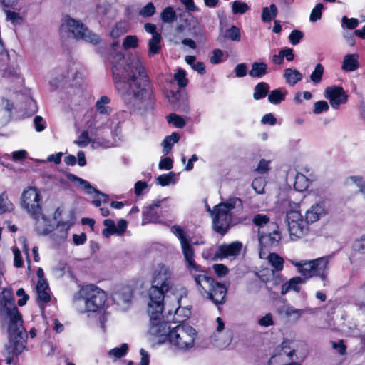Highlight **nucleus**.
<instances>
[{
	"label": "nucleus",
	"mask_w": 365,
	"mask_h": 365,
	"mask_svg": "<svg viewBox=\"0 0 365 365\" xmlns=\"http://www.w3.org/2000/svg\"><path fill=\"white\" fill-rule=\"evenodd\" d=\"M109 60L116 89L129 97L130 103L140 114L153 109L155 98L153 87L144 66L136 56L127 58L118 51H113Z\"/></svg>",
	"instance_id": "1"
},
{
	"label": "nucleus",
	"mask_w": 365,
	"mask_h": 365,
	"mask_svg": "<svg viewBox=\"0 0 365 365\" xmlns=\"http://www.w3.org/2000/svg\"><path fill=\"white\" fill-rule=\"evenodd\" d=\"M0 319L9 333V344L5 346L7 352L12 355L21 354L26 346L27 333L11 289H4L0 293Z\"/></svg>",
	"instance_id": "2"
},
{
	"label": "nucleus",
	"mask_w": 365,
	"mask_h": 365,
	"mask_svg": "<svg viewBox=\"0 0 365 365\" xmlns=\"http://www.w3.org/2000/svg\"><path fill=\"white\" fill-rule=\"evenodd\" d=\"M331 259L332 255H327L312 260H301L299 262L292 260L291 263L297 268V272L304 278L300 277L291 278L288 282L282 285L281 294L284 295L291 289L299 292L300 291L299 285L305 283L306 279H309L312 277H319L323 282L324 287L329 286V264Z\"/></svg>",
	"instance_id": "3"
},
{
	"label": "nucleus",
	"mask_w": 365,
	"mask_h": 365,
	"mask_svg": "<svg viewBox=\"0 0 365 365\" xmlns=\"http://www.w3.org/2000/svg\"><path fill=\"white\" fill-rule=\"evenodd\" d=\"M150 282L151 286L148 291V303L163 304L165 294L173 287L172 270L163 263L153 265Z\"/></svg>",
	"instance_id": "4"
},
{
	"label": "nucleus",
	"mask_w": 365,
	"mask_h": 365,
	"mask_svg": "<svg viewBox=\"0 0 365 365\" xmlns=\"http://www.w3.org/2000/svg\"><path fill=\"white\" fill-rule=\"evenodd\" d=\"M107 299L106 292L94 285L83 287L73 298V307L80 313L102 309Z\"/></svg>",
	"instance_id": "5"
},
{
	"label": "nucleus",
	"mask_w": 365,
	"mask_h": 365,
	"mask_svg": "<svg viewBox=\"0 0 365 365\" xmlns=\"http://www.w3.org/2000/svg\"><path fill=\"white\" fill-rule=\"evenodd\" d=\"M242 201L239 197H231L226 201L221 202L214 207L212 211L209 206L207 210L212 216V224L214 230L220 234L225 235L230 228L232 210L235 208H242Z\"/></svg>",
	"instance_id": "6"
},
{
	"label": "nucleus",
	"mask_w": 365,
	"mask_h": 365,
	"mask_svg": "<svg viewBox=\"0 0 365 365\" xmlns=\"http://www.w3.org/2000/svg\"><path fill=\"white\" fill-rule=\"evenodd\" d=\"M197 338V331L187 324L173 327L168 336V342L178 351L187 353L192 351Z\"/></svg>",
	"instance_id": "7"
},
{
	"label": "nucleus",
	"mask_w": 365,
	"mask_h": 365,
	"mask_svg": "<svg viewBox=\"0 0 365 365\" xmlns=\"http://www.w3.org/2000/svg\"><path fill=\"white\" fill-rule=\"evenodd\" d=\"M163 310V304H148V313L150 315V321L148 331L152 336L162 338V340L159 339L160 342L168 341V336L172 329L167 322L160 320Z\"/></svg>",
	"instance_id": "8"
},
{
	"label": "nucleus",
	"mask_w": 365,
	"mask_h": 365,
	"mask_svg": "<svg viewBox=\"0 0 365 365\" xmlns=\"http://www.w3.org/2000/svg\"><path fill=\"white\" fill-rule=\"evenodd\" d=\"M42 197L36 187H29L24 190L21 196V208L33 219L41 217Z\"/></svg>",
	"instance_id": "9"
},
{
	"label": "nucleus",
	"mask_w": 365,
	"mask_h": 365,
	"mask_svg": "<svg viewBox=\"0 0 365 365\" xmlns=\"http://www.w3.org/2000/svg\"><path fill=\"white\" fill-rule=\"evenodd\" d=\"M61 29L71 33L76 38L83 39L93 44H98L101 42V38L96 34L88 30L78 21L66 16L63 19Z\"/></svg>",
	"instance_id": "10"
},
{
	"label": "nucleus",
	"mask_w": 365,
	"mask_h": 365,
	"mask_svg": "<svg viewBox=\"0 0 365 365\" xmlns=\"http://www.w3.org/2000/svg\"><path fill=\"white\" fill-rule=\"evenodd\" d=\"M287 222L290 236L298 239L306 235L309 232V222L303 218L299 211L290 210L287 213Z\"/></svg>",
	"instance_id": "11"
},
{
	"label": "nucleus",
	"mask_w": 365,
	"mask_h": 365,
	"mask_svg": "<svg viewBox=\"0 0 365 365\" xmlns=\"http://www.w3.org/2000/svg\"><path fill=\"white\" fill-rule=\"evenodd\" d=\"M282 239L279 228L275 223L268 225V230H258V240L260 250H264L277 247Z\"/></svg>",
	"instance_id": "12"
},
{
	"label": "nucleus",
	"mask_w": 365,
	"mask_h": 365,
	"mask_svg": "<svg viewBox=\"0 0 365 365\" xmlns=\"http://www.w3.org/2000/svg\"><path fill=\"white\" fill-rule=\"evenodd\" d=\"M145 31L151 34V38L148 41L149 57L154 55L159 54L162 50V36L160 33L157 31V26L154 24L146 23L144 24Z\"/></svg>",
	"instance_id": "13"
},
{
	"label": "nucleus",
	"mask_w": 365,
	"mask_h": 365,
	"mask_svg": "<svg viewBox=\"0 0 365 365\" xmlns=\"http://www.w3.org/2000/svg\"><path fill=\"white\" fill-rule=\"evenodd\" d=\"M324 96L334 109H338L341 104H345L348 98V95L343 88L336 86L327 87Z\"/></svg>",
	"instance_id": "14"
},
{
	"label": "nucleus",
	"mask_w": 365,
	"mask_h": 365,
	"mask_svg": "<svg viewBox=\"0 0 365 365\" xmlns=\"http://www.w3.org/2000/svg\"><path fill=\"white\" fill-rule=\"evenodd\" d=\"M200 271L201 272H194L192 276L197 286L198 291L205 297L210 289L213 287V284L215 282L212 277L207 276L201 269Z\"/></svg>",
	"instance_id": "15"
},
{
	"label": "nucleus",
	"mask_w": 365,
	"mask_h": 365,
	"mask_svg": "<svg viewBox=\"0 0 365 365\" xmlns=\"http://www.w3.org/2000/svg\"><path fill=\"white\" fill-rule=\"evenodd\" d=\"M164 200H156L152 204L144 207L142 218L143 225L148 223H157L159 222L160 214L157 210L160 207L161 203Z\"/></svg>",
	"instance_id": "16"
},
{
	"label": "nucleus",
	"mask_w": 365,
	"mask_h": 365,
	"mask_svg": "<svg viewBox=\"0 0 365 365\" xmlns=\"http://www.w3.org/2000/svg\"><path fill=\"white\" fill-rule=\"evenodd\" d=\"M227 291V288L225 284L215 282L213 287L210 289L205 297L216 305L222 304L225 302Z\"/></svg>",
	"instance_id": "17"
},
{
	"label": "nucleus",
	"mask_w": 365,
	"mask_h": 365,
	"mask_svg": "<svg viewBox=\"0 0 365 365\" xmlns=\"http://www.w3.org/2000/svg\"><path fill=\"white\" fill-rule=\"evenodd\" d=\"M242 247V243L237 241L230 244L221 245L216 251L215 257L220 259L236 257L240 254Z\"/></svg>",
	"instance_id": "18"
},
{
	"label": "nucleus",
	"mask_w": 365,
	"mask_h": 365,
	"mask_svg": "<svg viewBox=\"0 0 365 365\" xmlns=\"http://www.w3.org/2000/svg\"><path fill=\"white\" fill-rule=\"evenodd\" d=\"M182 253L184 255L185 261L187 264L188 269L190 270L192 274H194V272H198L200 271V267L195 264L194 260V250L192 246L190 244V242L185 243L183 245H181Z\"/></svg>",
	"instance_id": "19"
},
{
	"label": "nucleus",
	"mask_w": 365,
	"mask_h": 365,
	"mask_svg": "<svg viewBox=\"0 0 365 365\" xmlns=\"http://www.w3.org/2000/svg\"><path fill=\"white\" fill-rule=\"evenodd\" d=\"M259 257L265 259L273 267L272 272H280L284 268V259L279 255L274 252L267 254L264 250L259 251Z\"/></svg>",
	"instance_id": "20"
},
{
	"label": "nucleus",
	"mask_w": 365,
	"mask_h": 365,
	"mask_svg": "<svg viewBox=\"0 0 365 365\" xmlns=\"http://www.w3.org/2000/svg\"><path fill=\"white\" fill-rule=\"evenodd\" d=\"M326 215V209L323 202L316 203L311 206V207L307 210L305 214V218L307 222L313 223L319 220V218Z\"/></svg>",
	"instance_id": "21"
},
{
	"label": "nucleus",
	"mask_w": 365,
	"mask_h": 365,
	"mask_svg": "<svg viewBox=\"0 0 365 365\" xmlns=\"http://www.w3.org/2000/svg\"><path fill=\"white\" fill-rule=\"evenodd\" d=\"M295 354L294 350L287 351L285 350L284 346L282 347V350L278 354L272 356L269 360V365H286L287 364L291 363L292 360V356Z\"/></svg>",
	"instance_id": "22"
},
{
	"label": "nucleus",
	"mask_w": 365,
	"mask_h": 365,
	"mask_svg": "<svg viewBox=\"0 0 365 365\" xmlns=\"http://www.w3.org/2000/svg\"><path fill=\"white\" fill-rule=\"evenodd\" d=\"M108 116L96 112L91 115V118L87 120L86 126L91 133H93L97 130L101 128L106 123Z\"/></svg>",
	"instance_id": "23"
},
{
	"label": "nucleus",
	"mask_w": 365,
	"mask_h": 365,
	"mask_svg": "<svg viewBox=\"0 0 365 365\" xmlns=\"http://www.w3.org/2000/svg\"><path fill=\"white\" fill-rule=\"evenodd\" d=\"M113 298L118 304H128L131 302L133 298V290L129 286L123 287L114 292Z\"/></svg>",
	"instance_id": "24"
},
{
	"label": "nucleus",
	"mask_w": 365,
	"mask_h": 365,
	"mask_svg": "<svg viewBox=\"0 0 365 365\" xmlns=\"http://www.w3.org/2000/svg\"><path fill=\"white\" fill-rule=\"evenodd\" d=\"M36 221V230L40 235H48L53 229V226L51 225V220L46 217L41 212V217L38 219H34Z\"/></svg>",
	"instance_id": "25"
},
{
	"label": "nucleus",
	"mask_w": 365,
	"mask_h": 365,
	"mask_svg": "<svg viewBox=\"0 0 365 365\" xmlns=\"http://www.w3.org/2000/svg\"><path fill=\"white\" fill-rule=\"evenodd\" d=\"M38 303H47L51 300L48 284L46 279L38 280L36 285Z\"/></svg>",
	"instance_id": "26"
},
{
	"label": "nucleus",
	"mask_w": 365,
	"mask_h": 365,
	"mask_svg": "<svg viewBox=\"0 0 365 365\" xmlns=\"http://www.w3.org/2000/svg\"><path fill=\"white\" fill-rule=\"evenodd\" d=\"M358 54H347L344 56L341 68L346 71H354L359 67Z\"/></svg>",
	"instance_id": "27"
},
{
	"label": "nucleus",
	"mask_w": 365,
	"mask_h": 365,
	"mask_svg": "<svg viewBox=\"0 0 365 365\" xmlns=\"http://www.w3.org/2000/svg\"><path fill=\"white\" fill-rule=\"evenodd\" d=\"M281 313L289 319V320L295 322L300 319L303 314L305 313V310L296 309L290 305H286L282 307Z\"/></svg>",
	"instance_id": "28"
},
{
	"label": "nucleus",
	"mask_w": 365,
	"mask_h": 365,
	"mask_svg": "<svg viewBox=\"0 0 365 365\" xmlns=\"http://www.w3.org/2000/svg\"><path fill=\"white\" fill-rule=\"evenodd\" d=\"M283 76L285 78L287 83L291 86H293L297 82L301 81L303 78L302 74L298 70L290 68H286L284 71Z\"/></svg>",
	"instance_id": "29"
},
{
	"label": "nucleus",
	"mask_w": 365,
	"mask_h": 365,
	"mask_svg": "<svg viewBox=\"0 0 365 365\" xmlns=\"http://www.w3.org/2000/svg\"><path fill=\"white\" fill-rule=\"evenodd\" d=\"M267 73V65L264 62H254L249 71V75L252 78H261Z\"/></svg>",
	"instance_id": "30"
},
{
	"label": "nucleus",
	"mask_w": 365,
	"mask_h": 365,
	"mask_svg": "<svg viewBox=\"0 0 365 365\" xmlns=\"http://www.w3.org/2000/svg\"><path fill=\"white\" fill-rule=\"evenodd\" d=\"M129 28V24L127 21L121 20L118 21L112 28L110 35L114 38H117L125 34Z\"/></svg>",
	"instance_id": "31"
},
{
	"label": "nucleus",
	"mask_w": 365,
	"mask_h": 365,
	"mask_svg": "<svg viewBox=\"0 0 365 365\" xmlns=\"http://www.w3.org/2000/svg\"><path fill=\"white\" fill-rule=\"evenodd\" d=\"M179 140L180 135L176 132H173L170 135L166 136L161 143L164 154H168L171 151L173 145L178 143Z\"/></svg>",
	"instance_id": "32"
},
{
	"label": "nucleus",
	"mask_w": 365,
	"mask_h": 365,
	"mask_svg": "<svg viewBox=\"0 0 365 365\" xmlns=\"http://www.w3.org/2000/svg\"><path fill=\"white\" fill-rule=\"evenodd\" d=\"M269 88V85L267 83H258L254 88V99L260 100L265 98L268 95Z\"/></svg>",
	"instance_id": "33"
},
{
	"label": "nucleus",
	"mask_w": 365,
	"mask_h": 365,
	"mask_svg": "<svg viewBox=\"0 0 365 365\" xmlns=\"http://www.w3.org/2000/svg\"><path fill=\"white\" fill-rule=\"evenodd\" d=\"M2 77L11 81H21L19 66H15L5 69Z\"/></svg>",
	"instance_id": "34"
},
{
	"label": "nucleus",
	"mask_w": 365,
	"mask_h": 365,
	"mask_svg": "<svg viewBox=\"0 0 365 365\" xmlns=\"http://www.w3.org/2000/svg\"><path fill=\"white\" fill-rule=\"evenodd\" d=\"M347 185H354L359 188V192L361 193L365 199V181L361 176L354 175L350 176L346 180Z\"/></svg>",
	"instance_id": "35"
},
{
	"label": "nucleus",
	"mask_w": 365,
	"mask_h": 365,
	"mask_svg": "<svg viewBox=\"0 0 365 365\" xmlns=\"http://www.w3.org/2000/svg\"><path fill=\"white\" fill-rule=\"evenodd\" d=\"M225 37L234 41H240L241 39V33L239 28L235 26H232L229 29L226 30V36H218V41L222 42Z\"/></svg>",
	"instance_id": "36"
},
{
	"label": "nucleus",
	"mask_w": 365,
	"mask_h": 365,
	"mask_svg": "<svg viewBox=\"0 0 365 365\" xmlns=\"http://www.w3.org/2000/svg\"><path fill=\"white\" fill-rule=\"evenodd\" d=\"M287 92L282 88L272 90L268 93V101L272 104H279L285 98Z\"/></svg>",
	"instance_id": "37"
},
{
	"label": "nucleus",
	"mask_w": 365,
	"mask_h": 365,
	"mask_svg": "<svg viewBox=\"0 0 365 365\" xmlns=\"http://www.w3.org/2000/svg\"><path fill=\"white\" fill-rule=\"evenodd\" d=\"M110 103V98L106 96L101 97L96 103L97 113L108 116L110 109L108 104Z\"/></svg>",
	"instance_id": "38"
},
{
	"label": "nucleus",
	"mask_w": 365,
	"mask_h": 365,
	"mask_svg": "<svg viewBox=\"0 0 365 365\" xmlns=\"http://www.w3.org/2000/svg\"><path fill=\"white\" fill-rule=\"evenodd\" d=\"M252 222L259 227L258 230L261 229L267 230H268V225L271 224L269 223V217L263 214L255 215L252 218Z\"/></svg>",
	"instance_id": "39"
},
{
	"label": "nucleus",
	"mask_w": 365,
	"mask_h": 365,
	"mask_svg": "<svg viewBox=\"0 0 365 365\" xmlns=\"http://www.w3.org/2000/svg\"><path fill=\"white\" fill-rule=\"evenodd\" d=\"M277 15V8L275 4H271L269 7H264L262 14V21L269 22Z\"/></svg>",
	"instance_id": "40"
},
{
	"label": "nucleus",
	"mask_w": 365,
	"mask_h": 365,
	"mask_svg": "<svg viewBox=\"0 0 365 365\" xmlns=\"http://www.w3.org/2000/svg\"><path fill=\"white\" fill-rule=\"evenodd\" d=\"M294 187L296 190L299 192L305 190L309 187V180L302 173H297Z\"/></svg>",
	"instance_id": "41"
},
{
	"label": "nucleus",
	"mask_w": 365,
	"mask_h": 365,
	"mask_svg": "<svg viewBox=\"0 0 365 365\" xmlns=\"http://www.w3.org/2000/svg\"><path fill=\"white\" fill-rule=\"evenodd\" d=\"M14 207V205L9 200L6 192H2L0 195V215L11 212Z\"/></svg>",
	"instance_id": "42"
},
{
	"label": "nucleus",
	"mask_w": 365,
	"mask_h": 365,
	"mask_svg": "<svg viewBox=\"0 0 365 365\" xmlns=\"http://www.w3.org/2000/svg\"><path fill=\"white\" fill-rule=\"evenodd\" d=\"M176 19V13L171 6L166 7L160 14V19L164 23H173Z\"/></svg>",
	"instance_id": "43"
},
{
	"label": "nucleus",
	"mask_w": 365,
	"mask_h": 365,
	"mask_svg": "<svg viewBox=\"0 0 365 365\" xmlns=\"http://www.w3.org/2000/svg\"><path fill=\"white\" fill-rule=\"evenodd\" d=\"M170 231L179 239L180 245L189 242L186 233L180 226L175 225L170 227Z\"/></svg>",
	"instance_id": "44"
},
{
	"label": "nucleus",
	"mask_w": 365,
	"mask_h": 365,
	"mask_svg": "<svg viewBox=\"0 0 365 365\" xmlns=\"http://www.w3.org/2000/svg\"><path fill=\"white\" fill-rule=\"evenodd\" d=\"M105 228L102 233L106 237H109L111 235L116 234V225L111 219H106L103 221Z\"/></svg>",
	"instance_id": "45"
},
{
	"label": "nucleus",
	"mask_w": 365,
	"mask_h": 365,
	"mask_svg": "<svg viewBox=\"0 0 365 365\" xmlns=\"http://www.w3.org/2000/svg\"><path fill=\"white\" fill-rule=\"evenodd\" d=\"M175 175L173 172L168 174L160 175L157 178L158 184L161 186H167L170 184H174L175 182Z\"/></svg>",
	"instance_id": "46"
},
{
	"label": "nucleus",
	"mask_w": 365,
	"mask_h": 365,
	"mask_svg": "<svg viewBox=\"0 0 365 365\" xmlns=\"http://www.w3.org/2000/svg\"><path fill=\"white\" fill-rule=\"evenodd\" d=\"M324 72V66L321 63H317L315 66L314 70L310 75L311 81L314 83L317 84L322 81V76Z\"/></svg>",
	"instance_id": "47"
},
{
	"label": "nucleus",
	"mask_w": 365,
	"mask_h": 365,
	"mask_svg": "<svg viewBox=\"0 0 365 365\" xmlns=\"http://www.w3.org/2000/svg\"><path fill=\"white\" fill-rule=\"evenodd\" d=\"M351 248L354 252L364 255L365 254V235H363L360 237L356 239L352 244Z\"/></svg>",
	"instance_id": "48"
},
{
	"label": "nucleus",
	"mask_w": 365,
	"mask_h": 365,
	"mask_svg": "<svg viewBox=\"0 0 365 365\" xmlns=\"http://www.w3.org/2000/svg\"><path fill=\"white\" fill-rule=\"evenodd\" d=\"M174 108L179 112L188 113L190 111V104L187 97L182 95Z\"/></svg>",
	"instance_id": "49"
},
{
	"label": "nucleus",
	"mask_w": 365,
	"mask_h": 365,
	"mask_svg": "<svg viewBox=\"0 0 365 365\" xmlns=\"http://www.w3.org/2000/svg\"><path fill=\"white\" fill-rule=\"evenodd\" d=\"M72 179L81 185L87 194H92L97 192V190L93 187L89 182L75 175H72Z\"/></svg>",
	"instance_id": "50"
},
{
	"label": "nucleus",
	"mask_w": 365,
	"mask_h": 365,
	"mask_svg": "<svg viewBox=\"0 0 365 365\" xmlns=\"http://www.w3.org/2000/svg\"><path fill=\"white\" fill-rule=\"evenodd\" d=\"M249 6L245 2L235 1L232 2V10L235 14H243L248 11Z\"/></svg>",
	"instance_id": "51"
},
{
	"label": "nucleus",
	"mask_w": 365,
	"mask_h": 365,
	"mask_svg": "<svg viewBox=\"0 0 365 365\" xmlns=\"http://www.w3.org/2000/svg\"><path fill=\"white\" fill-rule=\"evenodd\" d=\"M128 347L127 344H123L120 347H115L109 351L108 355L115 359H120L125 356L128 351Z\"/></svg>",
	"instance_id": "52"
},
{
	"label": "nucleus",
	"mask_w": 365,
	"mask_h": 365,
	"mask_svg": "<svg viewBox=\"0 0 365 365\" xmlns=\"http://www.w3.org/2000/svg\"><path fill=\"white\" fill-rule=\"evenodd\" d=\"M167 120L169 123L173 124L176 128H182L185 125L184 119L175 113H170L167 116Z\"/></svg>",
	"instance_id": "53"
},
{
	"label": "nucleus",
	"mask_w": 365,
	"mask_h": 365,
	"mask_svg": "<svg viewBox=\"0 0 365 365\" xmlns=\"http://www.w3.org/2000/svg\"><path fill=\"white\" fill-rule=\"evenodd\" d=\"M359 24V21L356 18H348L346 16H344L341 18V27L347 29H356Z\"/></svg>",
	"instance_id": "54"
},
{
	"label": "nucleus",
	"mask_w": 365,
	"mask_h": 365,
	"mask_svg": "<svg viewBox=\"0 0 365 365\" xmlns=\"http://www.w3.org/2000/svg\"><path fill=\"white\" fill-rule=\"evenodd\" d=\"M122 46L124 49L135 48L138 47V38L137 36H127L125 38Z\"/></svg>",
	"instance_id": "55"
},
{
	"label": "nucleus",
	"mask_w": 365,
	"mask_h": 365,
	"mask_svg": "<svg viewBox=\"0 0 365 365\" xmlns=\"http://www.w3.org/2000/svg\"><path fill=\"white\" fill-rule=\"evenodd\" d=\"M323 9H324V6L322 4H321V3L317 4L311 11V14L309 16L310 21L316 22L318 20L321 19Z\"/></svg>",
	"instance_id": "56"
},
{
	"label": "nucleus",
	"mask_w": 365,
	"mask_h": 365,
	"mask_svg": "<svg viewBox=\"0 0 365 365\" xmlns=\"http://www.w3.org/2000/svg\"><path fill=\"white\" fill-rule=\"evenodd\" d=\"M355 301L360 307H365V283L357 289L355 294Z\"/></svg>",
	"instance_id": "57"
},
{
	"label": "nucleus",
	"mask_w": 365,
	"mask_h": 365,
	"mask_svg": "<svg viewBox=\"0 0 365 365\" xmlns=\"http://www.w3.org/2000/svg\"><path fill=\"white\" fill-rule=\"evenodd\" d=\"M174 78L177 81L179 87L180 88L185 87L187 84V79L186 78V72L182 69H179L178 71L174 74Z\"/></svg>",
	"instance_id": "58"
},
{
	"label": "nucleus",
	"mask_w": 365,
	"mask_h": 365,
	"mask_svg": "<svg viewBox=\"0 0 365 365\" xmlns=\"http://www.w3.org/2000/svg\"><path fill=\"white\" fill-rule=\"evenodd\" d=\"M155 12V7L153 3L149 2L140 10L139 14L143 18H148L152 16Z\"/></svg>",
	"instance_id": "59"
},
{
	"label": "nucleus",
	"mask_w": 365,
	"mask_h": 365,
	"mask_svg": "<svg viewBox=\"0 0 365 365\" xmlns=\"http://www.w3.org/2000/svg\"><path fill=\"white\" fill-rule=\"evenodd\" d=\"M270 160L261 159L255 168V171L259 174H264L270 170Z\"/></svg>",
	"instance_id": "60"
},
{
	"label": "nucleus",
	"mask_w": 365,
	"mask_h": 365,
	"mask_svg": "<svg viewBox=\"0 0 365 365\" xmlns=\"http://www.w3.org/2000/svg\"><path fill=\"white\" fill-rule=\"evenodd\" d=\"M182 96L180 91H168L166 93L168 101L173 107L175 106Z\"/></svg>",
	"instance_id": "61"
},
{
	"label": "nucleus",
	"mask_w": 365,
	"mask_h": 365,
	"mask_svg": "<svg viewBox=\"0 0 365 365\" xmlns=\"http://www.w3.org/2000/svg\"><path fill=\"white\" fill-rule=\"evenodd\" d=\"M224 56V53L220 49H214L212 52V56L210 57V63L212 64H218L222 62Z\"/></svg>",
	"instance_id": "62"
},
{
	"label": "nucleus",
	"mask_w": 365,
	"mask_h": 365,
	"mask_svg": "<svg viewBox=\"0 0 365 365\" xmlns=\"http://www.w3.org/2000/svg\"><path fill=\"white\" fill-rule=\"evenodd\" d=\"M90 138L88 137V131H83L78 137V138L74 141L78 147L83 148L88 145L90 143Z\"/></svg>",
	"instance_id": "63"
},
{
	"label": "nucleus",
	"mask_w": 365,
	"mask_h": 365,
	"mask_svg": "<svg viewBox=\"0 0 365 365\" xmlns=\"http://www.w3.org/2000/svg\"><path fill=\"white\" fill-rule=\"evenodd\" d=\"M329 105L324 101H319L314 103L313 112L315 114H319L322 112H326L329 110Z\"/></svg>",
	"instance_id": "64"
}]
</instances>
